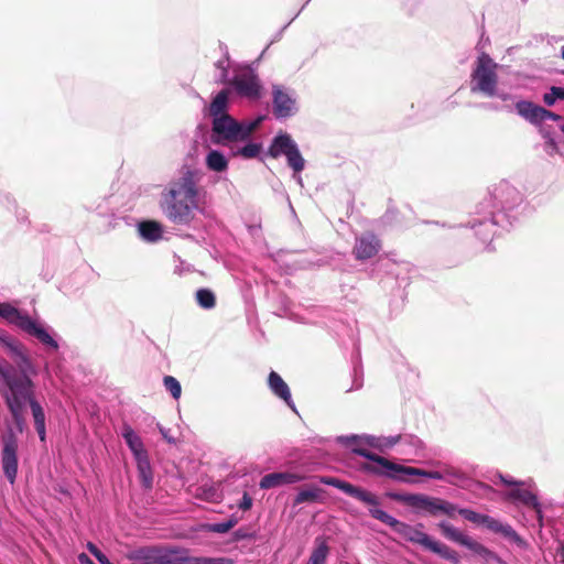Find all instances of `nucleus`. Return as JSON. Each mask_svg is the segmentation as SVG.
I'll return each instance as SVG.
<instances>
[{"label": "nucleus", "instance_id": "obj_1", "mask_svg": "<svg viewBox=\"0 0 564 564\" xmlns=\"http://www.w3.org/2000/svg\"><path fill=\"white\" fill-rule=\"evenodd\" d=\"M321 482L339 489L349 497H352L359 500L360 502L369 506V514L373 519L390 527L395 533L401 535L406 541L419 544L425 550H429L440 555L442 558L447 560L453 564L460 563V557L456 551L449 549L447 545L443 543L434 541L427 533L417 529V527H413L411 524L402 522L397 518L392 517L391 514H389L388 512H386L384 510L380 509V500L373 492L361 487L355 486L337 477H322Z\"/></svg>", "mask_w": 564, "mask_h": 564}, {"label": "nucleus", "instance_id": "obj_2", "mask_svg": "<svg viewBox=\"0 0 564 564\" xmlns=\"http://www.w3.org/2000/svg\"><path fill=\"white\" fill-rule=\"evenodd\" d=\"M522 202L520 192L508 182H500L477 206L468 226L482 241H491L496 228L509 229L516 220L514 209Z\"/></svg>", "mask_w": 564, "mask_h": 564}, {"label": "nucleus", "instance_id": "obj_3", "mask_svg": "<svg viewBox=\"0 0 564 564\" xmlns=\"http://www.w3.org/2000/svg\"><path fill=\"white\" fill-rule=\"evenodd\" d=\"M9 388L1 389L0 394L12 416L17 430L22 433L25 427L24 410L29 404L34 420V426L42 442L46 438L45 413L35 397V383L25 376L11 379Z\"/></svg>", "mask_w": 564, "mask_h": 564}, {"label": "nucleus", "instance_id": "obj_4", "mask_svg": "<svg viewBox=\"0 0 564 564\" xmlns=\"http://www.w3.org/2000/svg\"><path fill=\"white\" fill-rule=\"evenodd\" d=\"M206 173L200 167L183 166L178 178V225L198 226L196 215H205L210 195L203 185Z\"/></svg>", "mask_w": 564, "mask_h": 564}, {"label": "nucleus", "instance_id": "obj_5", "mask_svg": "<svg viewBox=\"0 0 564 564\" xmlns=\"http://www.w3.org/2000/svg\"><path fill=\"white\" fill-rule=\"evenodd\" d=\"M352 451L357 455L368 459V462L364 463L360 468L362 471L370 475L390 478L400 482L409 481L405 476H421L429 479L444 480L449 484H454L456 480L462 479V474L453 468L446 469L445 471L425 470L390 462L380 455L360 447H355Z\"/></svg>", "mask_w": 564, "mask_h": 564}, {"label": "nucleus", "instance_id": "obj_6", "mask_svg": "<svg viewBox=\"0 0 564 564\" xmlns=\"http://www.w3.org/2000/svg\"><path fill=\"white\" fill-rule=\"evenodd\" d=\"M262 117L254 120H237L231 115L223 116L212 120L210 140L217 145L246 142L251 139L252 133L258 129Z\"/></svg>", "mask_w": 564, "mask_h": 564}, {"label": "nucleus", "instance_id": "obj_7", "mask_svg": "<svg viewBox=\"0 0 564 564\" xmlns=\"http://www.w3.org/2000/svg\"><path fill=\"white\" fill-rule=\"evenodd\" d=\"M264 155L271 159L284 156L288 166L292 170L293 180L300 187H304L301 173L306 166V161L300 151L299 144L291 134L284 131L278 132L271 140Z\"/></svg>", "mask_w": 564, "mask_h": 564}, {"label": "nucleus", "instance_id": "obj_8", "mask_svg": "<svg viewBox=\"0 0 564 564\" xmlns=\"http://www.w3.org/2000/svg\"><path fill=\"white\" fill-rule=\"evenodd\" d=\"M499 65L489 54L481 52L475 61L470 75L471 93H479L486 97H494L497 94Z\"/></svg>", "mask_w": 564, "mask_h": 564}, {"label": "nucleus", "instance_id": "obj_9", "mask_svg": "<svg viewBox=\"0 0 564 564\" xmlns=\"http://www.w3.org/2000/svg\"><path fill=\"white\" fill-rule=\"evenodd\" d=\"M387 497L391 500L405 503L413 508L417 513L424 511L432 517H436L440 513L453 517L457 510V505L441 498L430 497L424 494H402L391 491L387 492Z\"/></svg>", "mask_w": 564, "mask_h": 564}, {"label": "nucleus", "instance_id": "obj_10", "mask_svg": "<svg viewBox=\"0 0 564 564\" xmlns=\"http://www.w3.org/2000/svg\"><path fill=\"white\" fill-rule=\"evenodd\" d=\"M437 527L440 528L442 534L449 541L455 542L462 546L467 547L469 551L478 555L484 560L486 564L498 563L505 564V562L500 558V556L494 551L489 550L487 546L481 543L473 540L467 534H464L454 525L448 523L447 521H441Z\"/></svg>", "mask_w": 564, "mask_h": 564}, {"label": "nucleus", "instance_id": "obj_11", "mask_svg": "<svg viewBox=\"0 0 564 564\" xmlns=\"http://www.w3.org/2000/svg\"><path fill=\"white\" fill-rule=\"evenodd\" d=\"M456 512L459 516H462L465 520L473 522L475 524H481L486 527L489 531L500 534L503 538L508 539L509 541H512L517 544L522 543L521 536L509 523H503L488 514L478 513L468 508H459L458 506Z\"/></svg>", "mask_w": 564, "mask_h": 564}, {"label": "nucleus", "instance_id": "obj_12", "mask_svg": "<svg viewBox=\"0 0 564 564\" xmlns=\"http://www.w3.org/2000/svg\"><path fill=\"white\" fill-rule=\"evenodd\" d=\"M1 467L6 479L13 485L19 469V440L12 429L1 435Z\"/></svg>", "mask_w": 564, "mask_h": 564}, {"label": "nucleus", "instance_id": "obj_13", "mask_svg": "<svg viewBox=\"0 0 564 564\" xmlns=\"http://www.w3.org/2000/svg\"><path fill=\"white\" fill-rule=\"evenodd\" d=\"M272 110L278 120H285L299 111L295 93L281 85H272Z\"/></svg>", "mask_w": 564, "mask_h": 564}, {"label": "nucleus", "instance_id": "obj_14", "mask_svg": "<svg viewBox=\"0 0 564 564\" xmlns=\"http://www.w3.org/2000/svg\"><path fill=\"white\" fill-rule=\"evenodd\" d=\"M229 85L242 98L259 100L262 97L261 82L252 70L235 76Z\"/></svg>", "mask_w": 564, "mask_h": 564}, {"label": "nucleus", "instance_id": "obj_15", "mask_svg": "<svg viewBox=\"0 0 564 564\" xmlns=\"http://www.w3.org/2000/svg\"><path fill=\"white\" fill-rule=\"evenodd\" d=\"M131 558L134 561L133 564H174V561H176V551L142 547L135 550Z\"/></svg>", "mask_w": 564, "mask_h": 564}, {"label": "nucleus", "instance_id": "obj_16", "mask_svg": "<svg viewBox=\"0 0 564 564\" xmlns=\"http://www.w3.org/2000/svg\"><path fill=\"white\" fill-rule=\"evenodd\" d=\"M381 250L380 239L372 232H366L356 238L354 256L359 261L373 258Z\"/></svg>", "mask_w": 564, "mask_h": 564}, {"label": "nucleus", "instance_id": "obj_17", "mask_svg": "<svg viewBox=\"0 0 564 564\" xmlns=\"http://www.w3.org/2000/svg\"><path fill=\"white\" fill-rule=\"evenodd\" d=\"M304 477L293 471H274L264 475L259 482V487L263 490L278 488L282 486L300 482Z\"/></svg>", "mask_w": 564, "mask_h": 564}, {"label": "nucleus", "instance_id": "obj_18", "mask_svg": "<svg viewBox=\"0 0 564 564\" xmlns=\"http://www.w3.org/2000/svg\"><path fill=\"white\" fill-rule=\"evenodd\" d=\"M338 442L344 444L345 446L349 447L350 449L355 447L362 448V444L370 446L372 448L379 449L380 452H386L384 445V436H375L370 434H362V435H344L338 437ZM365 449V447H364ZM367 451V448H366ZM354 454H356L354 451H351ZM368 452H370L368 449Z\"/></svg>", "mask_w": 564, "mask_h": 564}, {"label": "nucleus", "instance_id": "obj_19", "mask_svg": "<svg viewBox=\"0 0 564 564\" xmlns=\"http://www.w3.org/2000/svg\"><path fill=\"white\" fill-rule=\"evenodd\" d=\"M507 498L509 500L519 502L525 507L533 509L538 521L542 525L543 510H542V506H541L536 495H534L533 492H531L529 490L521 489L520 487H516L508 492Z\"/></svg>", "mask_w": 564, "mask_h": 564}, {"label": "nucleus", "instance_id": "obj_20", "mask_svg": "<svg viewBox=\"0 0 564 564\" xmlns=\"http://www.w3.org/2000/svg\"><path fill=\"white\" fill-rule=\"evenodd\" d=\"M268 386L274 395L282 399L289 408L295 411V404L292 400L290 388L278 372L272 370L269 373Z\"/></svg>", "mask_w": 564, "mask_h": 564}, {"label": "nucleus", "instance_id": "obj_21", "mask_svg": "<svg viewBox=\"0 0 564 564\" xmlns=\"http://www.w3.org/2000/svg\"><path fill=\"white\" fill-rule=\"evenodd\" d=\"M21 329L39 339L43 345H46L55 350L58 348L57 341L47 333L43 326L37 324L30 316L24 319Z\"/></svg>", "mask_w": 564, "mask_h": 564}, {"label": "nucleus", "instance_id": "obj_22", "mask_svg": "<svg viewBox=\"0 0 564 564\" xmlns=\"http://www.w3.org/2000/svg\"><path fill=\"white\" fill-rule=\"evenodd\" d=\"M231 96V88H223L213 98L208 107V113L212 120L223 116H230L228 113L229 100Z\"/></svg>", "mask_w": 564, "mask_h": 564}, {"label": "nucleus", "instance_id": "obj_23", "mask_svg": "<svg viewBox=\"0 0 564 564\" xmlns=\"http://www.w3.org/2000/svg\"><path fill=\"white\" fill-rule=\"evenodd\" d=\"M517 113L533 124H539L541 106L529 100H519L514 105Z\"/></svg>", "mask_w": 564, "mask_h": 564}, {"label": "nucleus", "instance_id": "obj_24", "mask_svg": "<svg viewBox=\"0 0 564 564\" xmlns=\"http://www.w3.org/2000/svg\"><path fill=\"white\" fill-rule=\"evenodd\" d=\"M221 51L224 52V56L215 63L216 74L214 80L216 84L227 85L230 84L229 79V68H230V59L229 53L226 45H220Z\"/></svg>", "mask_w": 564, "mask_h": 564}, {"label": "nucleus", "instance_id": "obj_25", "mask_svg": "<svg viewBox=\"0 0 564 564\" xmlns=\"http://www.w3.org/2000/svg\"><path fill=\"white\" fill-rule=\"evenodd\" d=\"M205 164L209 171L223 173L228 170L229 160L221 151L213 149L206 154Z\"/></svg>", "mask_w": 564, "mask_h": 564}, {"label": "nucleus", "instance_id": "obj_26", "mask_svg": "<svg viewBox=\"0 0 564 564\" xmlns=\"http://www.w3.org/2000/svg\"><path fill=\"white\" fill-rule=\"evenodd\" d=\"M200 467V462L197 458H182L178 462V480H184L185 482H191L195 479L197 471Z\"/></svg>", "mask_w": 564, "mask_h": 564}, {"label": "nucleus", "instance_id": "obj_27", "mask_svg": "<svg viewBox=\"0 0 564 564\" xmlns=\"http://www.w3.org/2000/svg\"><path fill=\"white\" fill-rule=\"evenodd\" d=\"M141 237L150 242H155L162 238V227L158 221L144 220L139 224Z\"/></svg>", "mask_w": 564, "mask_h": 564}, {"label": "nucleus", "instance_id": "obj_28", "mask_svg": "<svg viewBox=\"0 0 564 564\" xmlns=\"http://www.w3.org/2000/svg\"><path fill=\"white\" fill-rule=\"evenodd\" d=\"M28 316L29 315L22 314L18 308L9 303H0V317L4 318L11 324H14L19 328H21L24 319H26Z\"/></svg>", "mask_w": 564, "mask_h": 564}, {"label": "nucleus", "instance_id": "obj_29", "mask_svg": "<svg viewBox=\"0 0 564 564\" xmlns=\"http://www.w3.org/2000/svg\"><path fill=\"white\" fill-rule=\"evenodd\" d=\"M134 458L137 460V466L141 477L142 485L145 488H150L152 486L153 477L147 452L142 453L140 456H134Z\"/></svg>", "mask_w": 564, "mask_h": 564}, {"label": "nucleus", "instance_id": "obj_30", "mask_svg": "<svg viewBox=\"0 0 564 564\" xmlns=\"http://www.w3.org/2000/svg\"><path fill=\"white\" fill-rule=\"evenodd\" d=\"M122 436L134 456H140L142 453L147 452L141 438L135 434L131 426H123Z\"/></svg>", "mask_w": 564, "mask_h": 564}, {"label": "nucleus", "instance_id": "obj_31", "mask_svg": "<svg viewBox=\"0 0 564 564\" xmlns=\"http://www.w3.org/2000/svg\"><path fill=\"white\" fill-rule=\"evenodd\" d=\"M328 553L329 546L326 541L322 538H316L315 546L306 564H325Z\"/></svg>", "mask_w": 564, "mask_h": 564}, {"label": "nucleus", "instance_id": "obj_32", "mask_svg": "<svg viewBox=\"0 0 564 564\" xmlns=\"http://www.w3.org/2000/svg\"><path fill=\"white\" fill-rule=\"evenodd\" d=\"M195 300L203 310H212L216 306V295L207 288H200L195 292Z\"/></svg>", "mask_w": 564, "mask_h": 564}, {"label": "nucleus", "instance_id": "obj_33", "mask_svg": "<svg viewBox=\"0 0 564 564\" xmlns=\"http://www.w3.org/2000/svg\"><path fill=\"white\" fill-rule=\"evenodd\" d=\"M322 492L323 489L318 487H310L306 489H302L295 496L293 503L294 506H299L306 502H316L321 499Z\"/></svg>", "mask_w": 564, "mask_h": 564}, {"label": "nucleus", "instance_id": "obj_34", "mask_svg": "<svg viewBox=\"0 0 564 564\" xmlns=\"http://www.w3.org/2000/svg\"><path fill=\"white\" fill-rule=\"evenodd\" d=\"M161 206L164 209L166 216L171 219L176 218V189L171 187L166 193L163 194Z\"/></svg>", "mask_w": 564, "mask_h": 564}, {"label": "nucleus", "instance_id": "obj_35", "mask_svg": "<svg viewBox=\"0 0 564 564\" xmlns=\"http://www.w3.org/2000/svg\"><path fill=\"white\" fill-rule=\"evenodd\" d=\"M246 144L241 148H238L232 152L235 156H241L245 159H254L257 158L262 149V144L258 142H251L250 139L245 142Z\"/></svg>", "mask_w": 564, "mask_h": 564}, {"label": "nucleus", "instance_id": "obj_36", "mask_svg": "<svg viewBox=\"0 0 564 564\" xmlns=\"http://www.w3.org/2000/svg\"><path fill=\"white\" fill-rule=\"evenodd\" d=\"M557 100H564V87L552 86L543 95V101L546 106H553Z\"/></svg>", "mask_w": 564, "mask_h": 564}, {"label": "nucleus", "instance_id": "obj_37", "mask_svg": "<svg viewBox=\"0 0 564 564\" xmlns=\"http://www.w3.org/2000/svg\"><path fill=\"white\" fill-rule=\"evenodd\" d=\"M399 444L410 447L414 453L423 448L422 441L413 434L401 435V442Z\"/></svg>", "mask_w": 564, "mask_h": 564}, {"label": "nucleus", "instance_id": "obj_38", "mask_svg": "<svg viewBox=\"0 0 564 564\" xmlns=\"http://www.w3.org/2000/svg\"><path fill=\"white\" fill-rule=\"evenodd\" d=\"M237 524V519L230 518L223 522L213 523L210 525V530L216 533H227L230 529H232Z\"/></svg>", "mask_w": 564, "mask_h": 564}, {"label": "nucleus", "instance_id": "obj_39", "mask_svg": "<svg viewBox=\"0 0 564 564\" xmlns=\"http://www.w3.org/2000/svg\"><path fill=\"white\" fill-rule=\"evenodd\" d=\"M545 120L562 121V123L564 122V118L561 115H557L551 110L541 107V111L539 115V124Z\"/></svg>", "mask_w": 564, "mask_h": 564}, {"label": "nucleus", "instance_id": "obj_40", "mask_svg": "<svg viewBox=\"0 0 564 564\" xmlns=\"http://www.w3.org/2000/svg\"><path fill=\"white\" fill-rule=\"evenodd\" d=\"M205 556H188L184 555L183 551L178 549V564H204Z\"/></svg>", "mask_w": 564, "mask_h": 564}, {"label": "nucleus", "instance_id": "obj_41", "mask_svg": "<svg viewBox=\"0 0 564 564\" xmlns=\"http://www.w3.org/2000/svg\"><path fill=\"white\" fill-rule=\"evenodd\" d=\"M362 384H364L362 372L357 366H355L354 367L352 386L347 390V392L352 391V390H359L362 387Z\"/></svg>", "mask_w": 564, "mask_h": 564}, {"label": "nucleus", "instance_id": "obj_42", "mask_svg": "<svg viewBox=\"0 0 564 564\" xmlns=\"http://www.w3.org/2000/svg\"><path fill=\"white\" fill-rule=\"evenodd\" d=\"M88 550L98 560L100 564H112L95 544L89 543Z\"/></svg>", "mask_w": 564, "mask_h": 564}, {"label": "nucleus", "instance_id": "obj_43", "mask_svg": "<svg viewBox=\"0 0 564 564\" xmlns=\"http://www.w3.org/2000/svg\"><path fill=\"white\" fill-rule=\"evenodd\" d=\"M164 384L166 389L171 392L172 397L176 399V378L172 376H166L164 378Z\"/></svg>", "mask_w": 564, "mask_h": 564}, {"label": "nucleus", "instance_id": "obj_44", "mask_svg": "<svg viewBox=\"0 0 564 564\" xmlns=\"http://www.w3.org/2000/svg\"><path fill=\"white\" fill-rule=\"evenodd\" d=\"M252 503H253V500L250 497V495L248 492H243L238 507H239V509L247 511V510L251 509Z\"/></svg>", "mask_w": 564, "mask_h": 564}, {"label": "nucleus", "instance_id": "obj_45", "mask_svg": "<svg viewBox=\"0 0 564 564\" xmlns=\"http://www.w3.org/2000/svg\"><path fill=\"white\" fill-rule=\"evenodd\" d=\"M400 442H401V434L384 436L383 447L386 448V451H388V449L392 448L393 446H395L397 444H399Z\"/></svg>", "mask_w": 564, "mask_h": 564}, {"label": "nucleus", "instance_id": "obj_46", "mask_svg": "<svg viewBox=\"0 0 564 564\" xmlns=\"http://www.w3.org/2000/svg\"><path fill=\"white\" fill-rule=\"evenodd\" d=\"M235 535V539L237 541H240V540H250L253 538V533L249 532L248 529H245V528H239L235 531L234 533Z\"/></svg>", "mask_w": 564, "mask_h": 564}, {"label": "nucleus", "instance_id": "obj_47", "mask_svg": "<svg viewBox=\"0 0 564 564\" xmlns=\"http://www.w3.org/2000/svg\"><path fill=\"white\" fill-rule=\"evenodd\" d=\"M498 477L500 479V481L506 485V486H513V487H520L522 485H524L523 481H520V480H514L512 479L511 477L509 476H505L502 474H498Z\"/></svg>", "mask_w": 564, "mask_h": 564}, {"label": "nucleus", "instance_id": "obj_48", "mask_svg": "<svg viewBox=\"0 0 564 564\" xmlns=\"http://www.w3.org/2000/svg\"><path fill=\"white\" fill-rule=\"evenodd\" d=\"M204 564H234V561L228 557H206Z\"/></svg>", "mask_w": 564, "mask_h": 564}, {"label": "nucleus", "instance_id": "obj_49", "mask_svg": "<svg viewBox=\"0 0 564 564\" xmlns=\"http://www.w3.org/2000/svg\"><path fill=\"white\" fill-rule=\"evenodd\" d=\"M484 108L486 109H489V110H495V111H499V110H506L508 112H511L513 109L512 107L508 106V105H505V106H498V105H495V104H482L481 105Z\"/></svg>", "mask_w": 564, "mask_h": 564}, {"label": "nucleus", "instance_id": "obj_50", "mask_svg": "<svg viewBox=\"0 0 564 564\" xmlns=\"http://www.w3.org/2000/svg\"><path fill=\"white\" fill-rule=\"evenodd\" d=\"M545 151L550 155L558 153V147L555 139H550V141L545 143Z\"/></svg>", "mask_w": 564, "mask_h": 564}, {"label": "nucleus", "instance_id": "obj_51", "mask_svg": "<svg viewBox=\"0 0 564 564\" xmlns=\"http://www.w3.org/2000/svg\"><path fill=\"white\" fill-rule=\"evenodd\" d=\"M159 429H160L162 436L164 437V440H166L167 443L172 444L175 442L174 437L171 434V430H166L161 425H159Z\"/></svg>", "mask_w": 564, "mask_h": 564}, {"label": "nucleus", "instance_id": "obj_52", "mask_svg": "<svg viewBox=\"0 0 564 564\" xmlns=\"http://www.w3.org/2000/svg\"><path fill=\"white\" fill-rule=\"evenodd\" d=\"M494 97H497V98L501 99L502 101H509V100L514 99L513 95L506 93V91H500L498 88H497V94H495Z\"/></svg>", "mask_w": 564, "mask_h": 564}, {"label": "nucleus", "instance_id": "obj_53", "mask_svg": "<svg viewBox=\"0 0 564 564\" xmlns=\"http://www.w3.org/2000/svg\"><path fill=\"white\" fill-rule=\"evenodd\" d=\"M541 133L543 139L545 140V143L549 142L550 139H554L553 133L546 128L541 129Z\"/></svg>", "mask_w": 564, "mask_h": 564}, {"label": "nucleus", "instance_id": "obj_54", "mask_svg": "<svg viewBox=\"0 0 564 564\" xmlns=\"http://www.w3.org/2000/svg\"><path fill=\"white\" fill-rule=\"evenodd\" d=\"M557 555L560 557V564H564V542H560L557 547Z\"/></svg>", "mask_w": 564, "mask_h": 564}, {"label": "nucleus", "instance_id": "obj_55", "mask_svg": "<svg viewBox=\"0 0 564 564\" xmlns=\"http://www.w3.org/2000/svg\"><path fill=\"white\" fill-rule=\"evenodd\" d=\"M79 561L82 564H95L85 553L79 555Z\"/></svg>", "mask_w": 564, "mask_h": 564}, {"label": "nucleus", "instance_id": "obj_56", "mask_svg": "<svg viewBox=\"0 0 564 564\" xmlns=\"http://www.w3.org/2000/svg\"><path fill=\"white\" fill-rule=\"evenodd\" d=\"M307 3H308V2L306 1V2L302 6L301 10L296 12V15H295V17H297V15H300V14H301V11L305 8V6H306Z\"/></svg>", "mask_w": 564, "mask_h": 564}, {"label": "nucleus", "instance_id": "obj_57", "mask_svg": "<svg viewBox=\"0 0 564 564\" xmlns=\"http://www.w3.org/2000/svg\"><path fill=\"white\" fill-rule=\"evenodd\" d=\"M307 3H308V2L306 1V2L302 6L301 10L296 12V15H295V17H297V15H300V14H301V11L305 8V6H306Z\"/></svg>", "mask_w": 564, "mask_h": 564}, {"label": "nucleus", "instance_id": "obj_58", "mask_svg": "<svg viewBox=\"0 0 564 564\" xmlns=\"http://www.w3.org/2000/svg\"><path fill=\"white\" fill-rule=\"evenodd\" d=\"M177 237H187V238H188V237H189V235H187V234H186V235H183V234H181V230L178 229Z\"/></svg>", "mask_w": 564, "mask_h": 564}, {"label": "nucleus", "instance_id": "obj_59", "mask_svg": "<svg viewBox=\"0 0 564 564\" xmlns=\"http://www.w3.org/2000/svg\"><path fill=\"white\" fill-rule=\"evenodd\" d=\"M561 56H562V58L564 59V45H563V46H562V48H561Z\"/></svg>", "mask_w": 564, "mask_h": 564}, {"label": "nucleus", "instance_id": "obj_60", "mask_svg": "<svg viewBox=\"0 0 564 564\" xmlns=\"http://www.w3.org/2000/svg\"><path fill=\"white\" fill-rule=\"evenodd\" d=\"M177 391H178V397H180L181 395V384L180 383H178Z\"/></svg>", "mask_w": 564, "mask_h": 564}, {"label": "nucleus", "instance_id": "obj_61", "mask_svg": "<svg viewBox=\"0 0 564 564\" xmlns=\"http://www.w3.org/2000/svg\"><path fill=\"white\" fill-rule=\"evenodd\" d=\"M523 2H525L527 0H522Z\"/></svg>", "mask_w": 564, "mask_h": 564}, {"label": "nucleus", "instance_id": "obj_62", "mask_svg": "<svg viewBox=\"0 0 564 564\" xmlns=\"http://www.w3.org/2000/svg\"><path fill=\"white\" fill-rule=\"evenodd\" d=\"M311 0H307V2H310Z\"/></svg>", "mask_w": 564, "mask_h": 564}]
</instances>
